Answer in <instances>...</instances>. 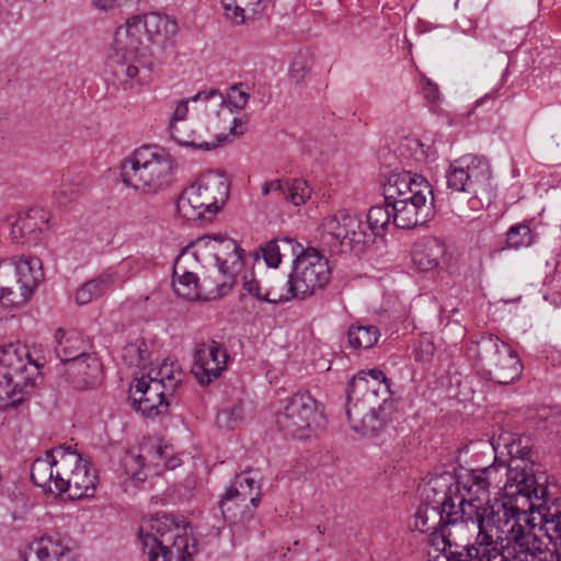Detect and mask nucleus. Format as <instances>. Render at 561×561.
I'll list each match as a JSON object with an SVG mask.
<instances>
[{
  "label": "nucleus",
  "mask_w": 561,
  "mask_h": 561,
  "mask_svg": "<svg viewBox=\"0 0 561 561\" xmlns=\"http://www.w3.org/2000/svg\"><path fill=\"white\" fill-rule=\"evenodd\" d=\"M547 486L529 488L505 482L502 492L493 500L488 499L484 504L479 499H461L465 526L469 523L478 528L473 543L466 545L458 557L472 558L473 561H490L500 557V546L494 538L493 529L505 535L508 540L515 534L516 528L523 524H529L528 513L536 507V502L543 501Z\"/></svg>",
  "instance_id": "1"
},
{
  "label": "nucleus",
  "mask_w": 561,
  "mask_h": 561,
  "mask_svg": "<svg viewBox=\"0 0 561 561\" xmlns=\"http://www.w3.org/2000/svg\"><path fill=\"white\" fill-rule=\"evenodd\" d=\"M176 32V22L167 15L151 12L131 16L117 27L106 66L119 83L127 84L139 75L144 36L151 44V55L163 61L174 53Z\"/></svg>",
  "instance_id": "2"
},
{
  "label": "nucleus",
  "mask_w": 561,
  "mask_h": 561,
  "mask_svg": "<svg viewBox=\"0 0 561 561\" xmlns=\"http://www.w3.org/2000/svg\"><path fill=\"white\" fill-rule=\"evenodd\" d=\"M397 402L390 380L378 369L362 370L348 382L345 412L353 431L377 436L392 421Z\"/></svg>",
  "instance_id": "3"
},
{
  "label": "nucleus",
  "mask_w": 561,
  "mask_h": 561,
  "mask_svg": "<svg viewBox=\"0 0 561 561\" xmlns=\"http://www.w3.org/2000/svg\"><path fill=\"white\" fill-rule=\"evenodd\" d=\"M41 366L26 345L10 343L0 347V411L16 408L31 396Z\"/></svg>",
  "instance_id": "4"
},
{
  "label": "nucleus",
  "mask_w": 561,
  "mask_h": 561,
  "mask_svg": "<svg viewBox=\"0 0 561 561\" xmlns=\"http://www.w3.org/2000/svg\"><path fill=\"white\" fill-rule=\"evenodd\" d=\"M139 538L149 561H191L197 552V542L188 536L186 527L168 514L145 520Z\"/></svg>",
  "instance_id": "5"
},
{
  "label": "nucleus",
  "mask_w": 561,
  "mask_h": 561,
  "mask_svg": "<svg viewBox=\"0 0 561 561\" xmlns=\"http://www.w3.org/2000/svg\"><path fill=\"white\" fill-rule=\"evenodd\" d=\"M173 160L162 148L144 146L125 158L119 175L125 186L154 194L172 181Z\"/></svg>",
  "instance_id": "6"
},
{
  "label": "nucleus",
  "mask_w": 561,
  "mask_h": 561,
  "mask_svg": "<svg viewBox=\"0 0 561 561\" xmlns=\"http://www.w3.org/2000/svg\"><path fill=\"white\" fill-rule=\"evenodd\" d=\"M230 182L220 173L207 171L179 196L176 209L186 220H211L229 198Z\"/></svg>",
  "instance_id": "7"
},
{
  "label": "nucleus",
  "mask_w": 561,
  "mask_h": 561,
  "mask_svg": "<svg viewBox=\"0 0 561 561\" xmlns=\"http://www.w3.org/2000/svg\"><path fill=\"white\" fill-rule=\"evenodd\" d=\"M467 355L476 366L484 371L489 379L499 385H508L517 380L523 366L515 351L497 336L482 333L467 346Z\"/></svg>",
  "instance_id": "8"
},
{
  "label": "nucleus",
  "mask_w": 561,
  "mask_h": 561,
  "mask_svg": "<svg viewBox=\"0 0 561 561\" xmlns=\"http://www.w3.org/2000/svg\"><path fill=\"white\" fill-rule=\"evenodd\" d=\"M196 260L202 256L214 257L219 273L226 278L216 285L215 297L225 296L233 286L237 273L242 267L243 250L237 242L221 234L203 236L188 245Z\"/></svg>",
  "instance_id": "9"
},
{
  "label": "nucleus",
  "mask_w": 561,
  "mask_h": 561,
  "mask_svg": "<svg viewBox=\"0 0 561 561\" xmlns=\"http://www.w3.org/2000/svg\"><path fill=\"white\" fill-rule=\"evenodd\" d=\"M276 425L284 435L305 439L324 426V415L308 392H297L287 400L283 411L276 414Z\"/></svg>",
  "instance_id": "10"
},
{
  "label": "nucleus",
  "mask_w": 561,
  "mask_h": 561,
  "mask_svg": "<svg viewBox=\"0 0 561 561\" xmlns=\"http://www.w3.org/2000/svg\"><path fill=\"white\" fill-rule=\"evenodd\" d=\"M323 242L330 247L332 253L364 252L373 242L371 234L367 233L364 222L345 210L325 217L322 221Z\"/></svg>",
  "instance_id": "11"
},
{
  "label": "nucleus",
  "mask_w": 561,
  "mask_h": 561,
  "mask_svg": "<svg viewBox=\"0 0 561 561\" xmlns=\"http://www.w3.org/2000/svg\"><path fill=\"white\" fill-rule=\"evenodd\" d=\"M447 185L456 192L476 197H490L493 193L491 168L481 156H463L455 160L447 172Z\"/></svg>",
  "instance_id": "12"
},
{
  "label": "nucleus",
  "mask_w": 561,
  "mask_h": 561,
  "mask_svg": "<svg viewBox=\"0 0 561 561\" xmlns=\"http://www.w3.org/2000/svg\"><path fill=\"white\" fill-rule=\"evenodd\" d=\"M59 471L55 481L58 494L67 493L70 500H80L94 495L96 474L80 454L67 448L66 456L59 457Z\"/></svg>",
  "instance_id": "13"
},
{
  "label": "nucleus",
  "mask_w": 561,
  "mask_h": 561,
  "mask_svg": "<svg viewBox=\"0 0 561 561\" xmlns=\"http://www.w3.org/2000/svg\"><path fill=\"white\" fill-rule=\"evenodd\" d=\"M288 277L295 299H306L328 284L331 268L327 259L308 248L307 254L294 259Z\"/></svg>",
  "instance_id": "14"
},
{
  "label": "nucleus",
  "mask_w": 561,
  "mask_h": 561,
  "mask_svg": "<svg viewBox=\"0 0 561 561\" xmlns=\"http://www.w3.org/2000/svg\"><path fill=\"white\" fill-rule=\"evenodd\" d=\"M561 513V511L545 516L542 524L538 530L542 531L539 535L535 531L536 525L523 524L519 528H516L515 534L508 538V546L503 551L500 548V557L503 559L492 558L490 561H535V559L548 550V543H553L557 548L561 547V540L558 538L550 540L546 535L543 526L547 520L552 518L554 515Z\"/></svg>",
  "instance_id": "15"
},
{
  "label": "nucleus",
  "mask_w": 561,
  "mask_h": 561,
  "mask_svg": "<svg viewBox=\"0 0 561 561\" xmlns=\"http://www.w3.org/2000/svg\"><path fill=\"white\" fill-rule=\"evenodd\" d=\"M410 528L413 531L428 533L439 536L444 545L443 550L448 554L451 550L450 537L453 528L465 526L462 504L459 503L457 512H442V510L422 503L413 515Z\"/></svg>",
  "instance_id": "16"
},
{
  "label": "nucleus",
  "mask_w": 561,
  "mask_h": 561,
  "mask_svg": "<svg viewBox=\"0 0 561 561\" xmlns=\"http://www.w3.org/2000/svg\"><path fill=\"white\" fill-rule=\"evenodd\" d=\"M133 407L142 415L153 417L168 412L169 407L178 404L172 392L168 391L162 381L140 375L130 387Z\"/></svg>",
  "instance_id": "17"
},
{
  "label": "nucleus",
  "mask_w": 561,
  "mask_h": 561,
  "mask_svg": "<svg viewBox=\"0 0 561 561\" xmlns=\"http://www.w3.org/2000/svg\"><path fill=\"white\" fill-rule=\"evenodd\" d=\"M229 355L226 347L211 340L197 345L192 373L201 386H208L227 369Z\"/></svg>",
  "instance_id": "18"
},
{
  "label": "nucleus",
  "mask_w": 561,
  "mask_h": 561,
  "mask_svg": "<svg viewBox=\"0 0 561 561\" xmlns=\"http://www.w3.org/2000/svg\"><path fill=\"white\" fill-rule=\"evenodd\" d=\"M510 461L505 465L503 461L499 462L501 468L504 470L506 481L510 483L537 488L545 486L541 479L536 477L534 473V461L530 460L531 449L527 445L522 444L519 438L517 442H513L508 446Z\"/></svg>",
  "instance_id": "19"
},
{
  "label": "nucleus",
  "mask_w": 561,
  "mask_h": 561,
  "mask_svg": "<svg viewBox=\"0 0 561 561\" xmlns=\"http://www.w3.org/2000/svg\"><path fill=\"white\" fill-rule=\"evenodd\" d=\"M391 206L392 224L399 229H413L433 217V199L425 202L419 194L415 201L404 198H383Z\"/></svg>",
  "instance_id": "20"
},
{
  "label": "nucleus",
  "mask_w": 561,
  "mask_h": 561,
  "mask_svg": "<svg viewBox=\"0 0 561 561\" xmlns=\"http://www.w3.org/2000/svg\"><path fill=\"white\" fill-rule=\"evenodd\" d=\"M422 194L425 202H431L433 192L428 181L416 173L410 171H392L382 185L383 198H404L415 201L416 196Z\"/></svg>",
  "instance_id": "21"
},
{
  "label": "nucleus",
  "mask_w": 561,
  "mask_h": 561,
  "mask_svg": "<svg viewBox=\"0 0 561 561\" xmlns=\"http://www.w3.org/2000/svg\"><path fill=\"white\" fill-rule=\"evenodd\" d=\"M424 504L442 510V512H457L459 500L458 483L447 472L431 478L423 489Z\"/></svg>",
  "instance_id": "22"
},
{
  "label": "nucleus",
  "mask_w": 561,
  "mask_h": 561,
  "mask_svg": "<svg viewBox=\"0 0 561 561\" xmlns=\"http://www.w3.org/2000/svg\"><path fill=\"white\" fill-rule=\"evenodd\" d=\"M21 557L22 561H77L72 548L59 534L35 539Z\"/></svg>",
  "instance_id": "23"
},
{
  "label": "nucleus",
  "mask_w": 561,
  "mask_h": 561,
  "mask_svg": "<svg viewBox=\"0 0 561 561\" xmlns=\"http://www.w3.org/2000/svg\"><path fill=\"white\" fill-rule=\"evenodd\" d=\"M191 260H196L195 256L192 254V251L188 247L183 249L179 256L175 260L174 266H173V280L172 286L174 288V291L188 300H193L198 298L199 294L197 291L198 288V279L197 276L190 272L186 267V263ZM201 288L208 290L209 294H216L214 293L208 286H207V279H204L203 283L199 285Z\"/></svg>",
  "instance_id": "24"
},
{
  "label": "nucleus",
  "mask_w": 561,
  "mask_h": 561,
  "mask_svg": "<svg viewBox=\"0 0 561 561\" xmlns=\"http://www.w3.org/2000/svg\"><path fill=\"white\" fill-rule=\"evenodd\" d=\"M102 377V364L93 354H88L66 366V379L75 389L84 390L96 386Z\"/></svg>",
  "instance_id": "25"
},
{
  "label": "nucleus",
  "mask_w": 561,
  "mask_h": 561,
  "mask_svg": "<svg viewBox=\"0 0 561 561\" xmlns=\"http://www.w3.org/2000/svg\"><path fill=\"white\" fill-rule=\"evenodd\" d=\"M192 100L194 102L204 103L205 111L208 108L216 110L225 105L227 102L236 110L240 111L247 106L250 100V91L245 83L239 82L228 89L227 96H225L218 89H209L199 91L192 96Z\"/></svg>",
  "instance_id": "26"
},
{
  "label": "nucleus",
  "mask_w": 561,
  "mask_h": 561,
  "mask_svg": "<svg viewBox=\"0 0 561 561\" xmlns=\"http://www.w3.org/2000/svg\"><path fill=\"white\" fill-rule=\"evenodd\" d=\"M67 448L59 446L46 450L43 456L36 458L31 466V479L35 485L44 491L54 492L51 488V472H55L57 481V471H59V457L66 456Z\"/></svg>",
  "instance_id": "27"
},
{
  "label": "nucleus",
  "mask_w": 561,
  "mask_h": 561,
  "mask_svg": "<svg viewBox=\"0 0 561 561\" xmlns=\"http://www.w3.org/2000/svg\"><path fill=\"white\" fill-rule=\"evenodd\" d=\"M496 462V449L490 440L478 439L469 442L457 450L456 461L461 468L474 469L486 467L489 461Z\"/></svg>",
  "instance_id": "28"
},
{
  "label": "nucleus",
  "mask_w": 561,
  "mask_h": 561,
  "mask_svg": "<svg viewBox=\"0 0 561 561\" xmlns=\"http://www.w3.org/2000/svg\"><path fill=\"white\" fill-rule=\"evenodd\" d=\"M139 457L145 462L146 469H153L159 474L165 469H174L179 466V459L168 455L167 447H163L157 438H144L138 446Z\"/></svg>",
  "instance_id": "29"
},
{
  "label": "nucleus",
  "mask_w": 561,
  "mask_h": 561,
  "mask_svg": "<svg viewBox=\"0 0 561 561\" xmlns=\"http://www.w3.org/2000/svg\"><path fill=\"white\" fill-rule=\"evenodd\" d=\"M467 470L470 472V484L468 486L465 485V488H467L469 493H474L476 496L473 499L478 497L480 503V496L488 495L490 488H497L502 492L503 486L500 484L505 473L499 463H490L486 467H474V469Z\"/></svg>",
  "instance_id": "30"
},
{
  "label": "nucleus",
  "mask_w": 561,
  "mask_h": 561,
  "mask_svg": "<svg viewBox=\"0 0 561 561\" xmlns=\"http://www.w3.org/2000/svg\"><path fill=\"white\" fill-rule=\"evenodd\" d=\"M55 340L56 355L66 366L89 354L85 352L87 344L78 331L58 329L55 333Z\"/></svg>",
  "instance_id": "31"
},
{
  "label": "nucleus",
  "mask_w": 561,
  "mask_h": 561,
  "mask_svg": "<svg viewBox=\"0 0 561 561\" xmlns=\"http://www.w3.org/2000/svg\"><path fill=\"white\" fill-rule=\"evenodd\" d=\"M14 273L16 286L22 290L20 300L30 299L34 289L44 277L39 259H21L14 265Z\"/></svg>",
  "instance_id": "32"
},
{
  "label": "nucleus",
  "mask_w": 561,
  "mask_h": 561,
  "mask_svg": "<svg viewBox=\"0 0 561 561\" xmlns=\"http://www.w3.org/2000/svg\"><path fill=\"white\" fill-rule=\"evenodd\" d=\"M227 492L241 501L250 502L253 507H257L261 502L260 473L255 470H248L237 474Z\"/></svg>",
  "instance_id": "33"
},
{
  "label": "nucleus",
  "mask_w": 561,
  "mask_h": 561,
  "mask_svg": "<svg viewBox=\"0 0 561 561\" xmlns=\"http://www.w3.org/2000/svg\"><path fill=\"white\" fill-rule=\"evenodd\" d=\"M224 519L229 525H247L254 517V511L250 502L241 501L239 497L227 492L219 502Z\"/></svg>",
  "instance_id": "34"
},
{
  "label": "nucleus",
  "mask_w": 561,
  "mask_h": 561,
  "mask_svg": "<svg viewBox=\"0 0 561 561\" xmlns=\"http://www.w3.org/2000/svg\"><path fill=\"white\" fill-rule=\"evenodd\" d=\"M445 254V245L439 240L433 238L427 239L415 247L412 260L420 271L428 272L440 265Z\"/></svg>",
  "instance_id": "35"
},
{
  "label": "nucleus",
  "mask_w": 561,
  "mask_h": 561,
  "mask_svg": "<svg viewBox=\"0 0 561 561\" xmlns=\"http://www.w3.org/2000/svg\"><path fill=\"white\" fill-rule=\"evenodd\" d=\"M226 11V15L233 23H243L247 19H252L262 13L268 3V0H220Z\"/></svg>",
  "instance_id": "36"
},
{
  "label": "nucleus",
  "mask_w": 561,
  "mask_h": 561,
  "mask_svg": "<svg viewBox=\"0 0 561 561\" xmlns=\"http://www.w3.org/2000/svg\"><path fill=\"white\" fill-rule=\"evenodd\" d=\"M141 374L146 377H151L152 380H161L164 388L173 394L183 380V371L181 368L175 367L174 363L168 359H163L156 366L151 363L147 371Z\"/></svg>",
  "instance_id": "37"
},
{
  "label": "nucleus",
  "mask_w": 561,
  "mask_h": 561,
  "mask_svg": "<svg viewBox=\"0 0 561 561\" xmlns=\"http://www.w3.org/2000/svg\"><path fill=\"white\" fill-rule=\"evenodd\" d=\"M264 285L267 304L279 305L295 299L289 277L285 280L283 276L272 272L265 276Z\"/></svg>",
  "instance_id": "38"
},
{
  "label": "nucleus",
  "mask_w": 561,
  "mask_h": 561,
  "mask_svg": "<svg viewBox=\"0 0 561 561\" xmlns=\"http://www.w3.org/2000/svg\"><path fill=\"white\" fill-rule=\"evenodd\" d=\"M171 137L181 146L194 149L211 150L219 145L215 141H207L201 138L187 122L170 123Z\"/></svg>",
  "instance_id": "39"
},
{
  "label": "nucleus",
  "mask_w": 561,
  "mask_h": 561,
  "mask_svg": "<svg viewBox=\"0 0 561 561\" xmlns=\"http://www.w3.org/2000/svg\"><path fill=\"white\" fill-rule=\"evenodd\" d=\"M115 283V275L103 273L95 278L85 282L76 294L78 305H87L93 299L103 296L106 290Z\"/></svg>",
  "instance_id": "40"
},
{
  "label": "nucleus",
  "mask_w": 561,
  "mask_h": 561,
  "mask_svg": "<svg viewBox=\"0 0 561 561\" xmlns=\"http://www.w3.org/2000/svg\"><path fill=\"white\" fill-rule=\"evenodd\" d=\"M151 357L149 344L144 339H137L126 344L122 351V358L128 366L140 368L141 373L147 371Z\"/></svg>",
  "instance_id": "41"
},
{
  "label": "nucleus",
  "mask_w": 561,
  "mask_h": 561,
  "mask_svg": "<svg viewBox=\"0 0 561 561\" xmlns=\"http://www.w3.org/2000/svg\"><path fill=\"white\" fill-rule=\"evenodd\" d=\"M538 233L534 231L528 222L513 225L506 232L505 247L508 250L528 248L537 242Z\"/></svg>",
  "instance_id": "42"
},
{
  "label": "nucleus",
  "mask_w": 561,
  "mask_h": 561,
  "mask_svg": "<svg viewBox=\"0 0 561 561\" xmlns=\"http://www.w3.org/2000/svg\"><path fill=\"white\" fill-rule=\"evenodd\" d=\"M379 329L375 325L353 324L348 328V343L353 348H370L379 339Z\"/></svg>",
  "instance_id": "43"
},
{
  "label": "nucleus",
  "mask_w": 561,
  "mask_h": 561,
  "mask_svg": "<svg viewBox=\"0 0 561 561\" xmlns=\"http://www.w3.org/2000/svg\"><path fill=\"white\" fill-rule=\"evenodd\" d=\"M81 181L70 175H62L58 190L54 192V203L58 207H66L82 194Z\"/></svg>",
  "instance_id": "44"
},
{
  "label": "nucleus",
  "mask_w": 561,
  "mask_h": 561,
  "mask_svg": "<svg viewBox=\"0 0 561 561\" xmlns=\"http://www.w3.org/2000/svg\"><path fill=\"white\" fill-rule=\"evenodd\" d=\"M390 222H392L391 206L386 202L382 205H375L368 210L366 224L371 234H382Z\"/></svg>",
  "instance_id": "45"
},
{
  "label": "nucleus",
  "mask_w": 561,
  "mask_h": 561,
  "mask_svg": "<svg viewBox=\"0 0 561 561\" xmlns=\"http://www.w3.org/2000/svg\"><path fill=\"white\" fill-rule=\"evenodd\" d=\"M311 188L304 179H293L287 181V192L285 201L295 206L304 205L311 197Z\"/></svg>",
  "instance_id": "46"
},
{
  "label": "nucleus",
  "mask_w": 561,
  "mask_h": 561,
  "mask_svg": "<svg viewBox=\"0 0 561 561\" xmlns=\"http://www.w3.org/2000/svg\"><path fill=\"white\" fill-rule=\"evenodd\" d=\"M244 410L241 402L230 407L222 408L216 416V423L222 428H232L236 424L243 420Z\"/></svg>",
  "instance_id": "47"
},
{
  "label": "nucleus",
  "mask_w": 561,
  "mask_h": 561,
  "mask_svg": "<svg viewBox=\"0 0 561 561\" xmlns=\"http://www.w3.org/2000/svg\"><path fill=\"white\" fill-rule=\"evenodd\" d=\"M144 463L138 450H128L122 459L125 473L137 480L145 479L141 477V471L146 469Z\"/></svg>",
  "instance_id": "48"
},
{
  "label": "nucleus",
  "mask_w": 561,
  "mask_h": 561,
  "mask_svg": "<svg viewBox=\"0 0 561 561\" xmlns=\"http://www.w3.org/2000/svg\"><path fill=\"white\" fill-rule=\"evenodd\" d=\"M436 347L430 336H421L414 347V359L419 363H431L434 358Z\"/></svg>",
  "instance_id": "49"
},
{
  "label": "nucleus",
  "mask_w": 561,
  "mask_h": 561,
  "mask_svg": "<svg viewBox=\"0 0 561 561\" xmlns=\"http://www.w3.org/2000/svg\"><path fill=\"white\" fill-rule=\"evenodd\" d=\"M279 245V255L280 260L284 257H298L299 255L307 254V249H305L300 243H298L295 239L289 237L277 238Z\"/></svg>",
  "instance_id": "50"
},
{
  "label": "nucleus",
  "mask_w": 561,
  "mask_h": 561,
  "mask_svg": "<svg viewBox=\"0 0 561 561\" xmlns=\"http://www.w3.org/2000/svg\"><path fill=\"white\" fill-rule=\"evenodd\" d=\"M264 279L260 280L253 274L244 275L242 282L243 290L260 302H265Z\"/></svg>",
  "instance_id": "51"
},
{
  "label": "nucleus",
  "mask_w": 561,
  "mask_h": 561,
  "mask_svg": "<svg viewBox=\"0 0 561 561\" xmlns=\"http://www.w3.org/2000/svg\"><path fill=\"white\" fill-rule=\"evenodd\" d=\"M22 290L19 289L16 283L14 286L0 287V301L5 307H19L24 305L28 299L20 300Z\"/></svg>",
  "instance_id": "52"
},
{
  "label": "nucleus",
  "mask_w": 561,
  "mask_h": 561,
  "mask_svg": "<svg viewBox=\"0 0 561 561\" xmlns=\"http://www.w3.org/2000/svg\"><path fill=\"white\" fill-rule=\"evenodd\" d=\"M268 267L276 268L280 263L279 245L277 238L266 242L259 249Z\"/></svg>",
  "instance_id": "53"
},
{
  "label": "nucleus",
  "mask_w": 561,
  "mask_h": 561,
  "mask_svg": "<svg viewBox=\"0 0 561 561\" xmlns=\"http://www.w3.org/2000/svg\"><path fill=\"white\" fill-rule=\"evenodd\" d=\"M287 192V181L283 182L279 179L266 181L262 185V195H274L275 197L285 199Z\"/></svg>",
  "instance_id": "54"
},
{
  "label": "nucleus",
  "mask_w": 561,
  "mask_h": 561,
  "mask_svg": "<svg viewBox=\"0 0 561 561\" xmlns=\"http://www.w3.org/2000/svg\"><path fill=\"white\" fill-rule=\"evenodd\" d=\"M44 210L38 208V207H33V208H30L27 214H26V217L25 218H21L18 222V227L20 228V231L21 232H25V231H28V232H32L34 230L35 227H33L30 222V220L32 219H36V218H41L43 219V222H47V220L44 219ZM34 226H37L36 224Z\"/></svg>",
  "instance_id": "55"
},
{
  "label": "nucleus",
  "mask_w": 561,
  "mask_h": 561,
  "mask_svg": "<svg viewBox=\"0 0 561 561\" xmlns=\"http://www.w3.org/2000/svg\"><path fill=\"white\" fill-rule=\"evenodd\" d=\"M423 93H424V96L427 101H430L431 103H435L439 100V91H438V87L432 82L431 80L428 79H425L424 82H423Z\"/></svg>",
  "instance_id": "56"
},
{
  "label": "nucleus",
  "mask_w": 561,
  "mask_h": 561,
  "mask_svg": "<svg viewBox=\"0 0 561 561\" xmlns=\"http://www.w3.org/2000/svg\"><path fill=\"white\" fill-rule=\"evenodd\" d=\"M190 101L194 102V101L192 100V98H190V99H187V100H183V101H181V102L176 105L171 123L186 122V121H185V117H186L187 112H188L187 103H188Z\"/></svg>",
  "instance_id": "57"
},
{
  "label": "nucleus",
  "mask_w": 561,
  "mask_h": 561,
  "mask_svg": "<svg viewBox=\"0 0 561 561\" xmlns=\"http://www.w3.org/2000/svg\"><path fill=\"white\" fill-rule=\"evenodd\" d=\"M119 0H91L92 4L102 10V11H108L113 9Z\"/></svg>",
  "instance_id": "58"
},
{
  "label": "nucleus",
  "mask_w": 561,
  "mask_h": 561,
  "mask_svg": "<svg viewBox=\"0 0 561 561\" xmlns=\"http://www.w3.org/2000/svg\"><path fill=\"white\" fill-rule=\"evenodd\" d=\"M306 75L305 66L300 65L297 61H294L290 68V76L297 81L302 79Z\"/></svg>",
  "instance_id": "59"
},
{
  "label": "nucleus",
  "mask_w": 561,
  "mask_h": 561,
  "mask_svg": "<svg viewBox=\"0 0 561 561\" xmlns=\"http://www.w3.org/2000/svg\"><path fill=\"white\" fill-rule=\"evenodd\" d=\"M461 553V550L460 551H449L448 554H446V559L447 561H458V554Z\"/></svg>",
  "instance_id": "60"
},
{
  "label": "nucleus",
  "mask_w": 561,
  "mask_h": 561,
  "mask_svg": "<svg viewBox=\"0 0 561 561\" xmlns=\"http://www.w3.org/2000/svg\"><path fill=\"white\" fill-rule=\"evenodd\" d=\"M240 124V119L238 118H234L233 119V127L231 128V133L234 134V135H241L242 134V130H238V125Z\"/></svg>",
  "instance_id": "61"
},
{
  "label": "nucleus",
  "mask_w": 561,
  "mask_h": 561,
  "mask_svg": "<svg viewBox=\"0 0 561 561\" xmlns=\"http://www.w3.org/2000/svg\"><path fill=\"white\" fill-rule=\"evenodd\" d=\"M408 146L411 148H414V149L423 147V145L419 140H411V141H409Z\"/></svg>",
  "instance_id": "62"
},
{
  "label": "nucleus",
  "mask_w": 561,
  "mask_h": 561,
  "mask_svg": "<svg viewBox=\"0 0 561 561\" xmlns=\"http://www.w3.org/2000/svg\"><path fill=\"white\" fill-rule=\"evenodd\" d=\"M460 559H458V561H473L472 558H461L459 557Z\"/></svg>",
  "instance_id": "63"
},
{
  "label": "nucleus",
  "mask_w": 561,
  "mask_h": 561,
  "mask_svg": "<svg viewBox=\"0 0 561 561\" xmlns=\"http://www.w3.org/2000/svg\"><path fill=\"white\" fill-rule=\"evenodd\" d=\"M317 529L320 535L324 534V529L321 526H318Z\"/></svg>",
  "instance_id": "64"
}]
</instances>
